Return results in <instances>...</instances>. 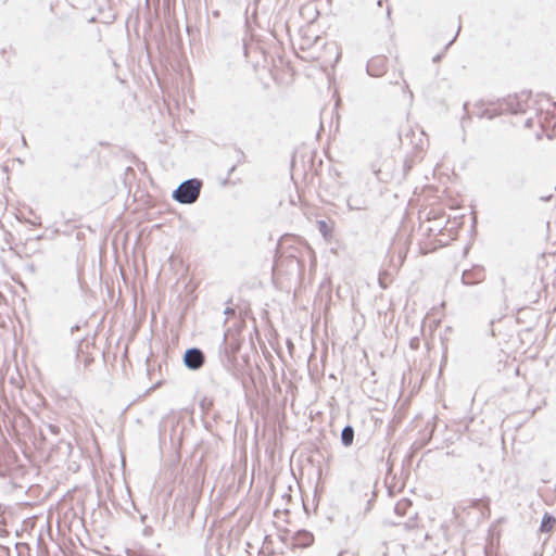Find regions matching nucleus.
<instances>
[{
  "label": "nucleus",
  "instance_id": "0eeeda50",
  "mask_svg": "<svg viewBox=\"0 0 556 556\" xmlns=\"http://www.w3.org/2000/svg\"><path fill=\"white\" fill-rule=\"evenodd\" d=\"M353 439H354V430L352 427H345L343 430H342V433H341V440H342V443L345 445V446H349L352 444L353 442Z\"/></svg>",
  "mask_w": 556,
  "mask_h": 556
},
{
  "label": "nucleus",
  "instance_id": "1a4fd4ad",
  "mask_svg": "<svg viewBox=\"0 0 556 556\" xmlns=\"http://www.w3.org/2000/svg\"><path fill=\"white\" fill-rule=\"evenodd\" d=\"M533 125V119L532 118H528L526 122H525V126L527 128H531Z\"/></svg>",
  "mask_w": 556,
  "mask_h": 556
},
{
  "label": "nucleus",
  "instance_id": "f3484780",
  "mask_svg": "<svg viewBox=\"0 0 556 556\" xmlns=\"http://www.w3.org/2000/svg\"><path fill=\"white\" fill-rule=\"evenodd\" d=\"M377 4H378L379 7H381V5H382V0H378Z\"/></svg>",
  "mask_w": 556,
  "mask_h": 556
},
{
  "label": "nucleus",
  "instance_id": "a211bd4d",
  "mask_svg": "<svg viewBox=\"0 0 556 556\" xmlns=\"http://www.w3.org/2000/svg\"><path fill=\"white\" fill-rule=\"evenodd\" d=\"M387 14H388V16H390V14H391L390 8H388V10H387Z\"/></svg>",
  "mask_w": 556,
  "mask_h": 556
},
{
  "label": "nucleus",
  "instance_id": "dca6fc26",
  "mask_svg": "<svg viewBox=\"0 0 556 556\" xmlns=\"http://www.w3.org/2000/svg\"><path fill=\"white\" fill-rule=\"evenodd\" d=\"M401 504H405V505H406V504H407V502H403V503H397V506H396V508H399V507L401 506Z\"/></svg>",
  "mask_w": 556,
  "mask_h": 556
},
{
  "label": "nucleus",
  "instance_id": "2eb2a0df",
  "mask_svg": "<svg viewBox=\"0 0 556 556\" xmlns=\"http://www.w3.org/2000/svg\"><path fill=\"white\" fill-rule=\"evenodd\" d=\"M236 166H232L230 169H229V175L235 170Z\"/></svg>",
  "mask_w": 556,
  "mask_h": 556
},
{
  "label": "nucleus",
  "instance_id": "423d86ee",
  "mask_svg": "<svg viewBox=\"0 0 556 556\" xmlns=\"http://www.w3.org/2000/svg\"><path fill=\"white\" fill-rule=\"evenodd\" d=\"M555 526H556V519L553 516L545 514L543 516V519H542V522L540 526V530H541V532L549 533L554 530Z\"/></svg>",
  "mask_w": 556,
  "mask_h": 556
},
{
  "label": "nucleus",
  "instance_id": "f8f14e48",
  "mask_svg": "<svg viewBox=\"0 0 556 556\" xmlns=\"http://www.w3.org/2000/svg\"><path fill=\"white\" fill-rule=\"evenodd\" d=\"M456 39V36L445 46V50L450 48V46H452V43L455 41Z\"/></svg>",
  "mask_w": 556,
  "mask_h": 556
},
{
  "label": "nucleus",
  "instance_id": "39448f33",
  "mask_svg": "<svg viewBox=\"0 0 556 556\" xmlns=\"http://www.w3.org/2000/svg\"><path fill=\"white\" fill-rule=\"evenodd\" d=\"M301 202L300 194L298 191L292 192H283L280 195V200L278 203L279 207H287V206H296Z\"/></svg>",
  "mask_w": 556,
  "mask_h": 556
},
{
  "label": "nucleus",
  "instance_id": "f03ea898",
  "mask_svg": "<svg viewBox=\"0 0 556 556\" xmlns=\"http://www.w3.org/2000/svg\"><path fill=\"white\" fill-rule=\"evenodd\" d=\"M203 182L199 178H189L178 185L173 191L172 198L179 204L191 205L200 197Z\"/></svg>",
  "mask_w": 556,
  "mask_h": 556
},
{
  "label": "nucleus",
  "instance_id": "ddd939ff",
  "mask_svg": "<svg viewBox=\"0 0 556 556\" xmlns=\"http://www.w3.org/2000/svg\"><path fill=\"white\" fill-rule=\"evenodd\" d=\"M296 163H298L296 159H293L292 160V169L293 170L296 168Z\"/></svg>",
  "mask_w": 556,
  "mask_h": 556
},
{
  "label": "nucleus",
  "instance_id": "9b49d317",
  "mask_svg": "<svg viewBox=\"0 0 556 556\" xmlns=\"http://www.w3.org/2000/svg\"><path fill=\"white\" fill-rule=\"evenodd\" d=\"M441 58H442V54H437L435 56H433L432 61L434 63H437V62H439L441 60Z\"/></svg>",
  "mask_w": 556,
  "mask_h": 556
},
{
  "label": "nucleus",
  "instance_id": "20e7f679",
  "mask_svg": "<svg viewBox=\"0 0 556 556\" xmlns=\"http://www.w3.org/2000/svg\"><path fill=\"white\" fill-rule=\"evenodd\" d=\"M185 364L190 369H199L204 363L203 353L198 349H190L184 357Z\"/></svg>",
  "mask_w": 556,
  "mask_h": 556
},
{
  "label": "nucleus",
  "instance_id": "f257e3e1",
  "mask_svg": "<svg viewBox=\"0 0 556 556\" xmlns=\"http://www.w3.org/2000/svg\"><path fill=\"white\" fill-rule=\"evenodd\" d=\"M528 106V101L525 98V94H509L497 102L491 104V106L486 108L482 116L489 119L494 118L495 116L502 114H519L525 113Z\"/></svg>",
  "mask_w": 556,
  "mask_h": 556
},
{
  "label": "nucleus",
  "instance_id": "7ed1b4c3",
  "mask_svg": "<svg viewBox=\"0 0 556 556\" xmlns=\"http://www.w3.org/2000/svg\"><path fill=\"white\" fill-rule=\"evenodd\" d=\"M388 59L383 55L372 56L366 65V72L371 77H381L387 72Z\"/></svg>",
  "mask_w": 556,
  "mask_h": 556
},
{
  "label": "nucleus",
  "instance_id": "6e6552de",
  "mask_svg": "<svg viewBox=\"0 0 556 556\" xmlns=\"http://www.w3.org/2000/svg\"><path fill=\"white\" fill-rule=\"evenodd\" d=\"M511 185L515 187V188H519L523 185V178L521 176H518V175H515L513 178H511Z\"/></svg>",
  "mask_w": 556,
  "mask_h": 556
},
{
  "label": "nucleus",
  "instance_id": "6ab92c4d",
  "mask_svg": "<svg viewBox=\"0 0 556 556\" xmlns=\"http://www.w3.org/2000/svg\"><path fill=\"white\" fill-rule=\"evenodd\" d=\"M348 206H349V208H350V210H353V208H354V207H353V206H351L350 204H349Z\"/></svg>",
  "mask_w": 556,
  "mask_h": 556
},
{
  "label": "nucleus",
  "instance_id": "9d476101",
  "mask_svg": "<svg viewBox=\"0 0 556 556\" xmlns=\"http://www.w3.org/2000/svg\"><path fill=\"white\" fill-rule=\"evenodd\" d=\"M129 174H130V175H134V174H135V172H134V169H132L131 167H127V168L125 169V175H126V176H128Z\"/></svg>",
  "mask_w": 556,
  "mask_h": 556
},
{
  "label": "nucleus",
  "instance_id": "4468645a",
  "mask_svg": "<svg viewBox=\"0 0 556 556\" xmlns=\"http://www.w3.org/2000/svg\"><path fill=\"white\" fill-rule=\"evenodd\" d=\"M448 208H451V210L460 208V206H458V205H451Z\"/></svg>",
  "mask_w": 556,
  "mask_h": 556
}]
</instances>
